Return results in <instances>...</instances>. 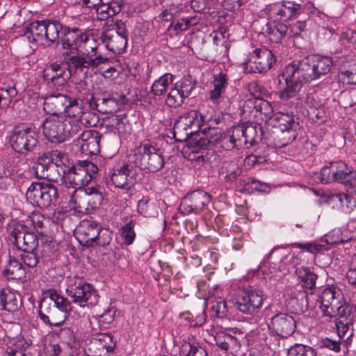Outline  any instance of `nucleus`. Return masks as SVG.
Wrapping results in <instances>:
<instances>
[{"label": "nucleus", "instance_id": "obj_54", "mask_svg": "<svg viewBox=\"0 0 356 356\" xmlns=\"http://www.w3.org/2000/svg\"><path fill=\"white\" fill-rule=\"evenodd\" d=\"M198 112L195 110H191L190 111L184 113L177 120L179 122L184 125L188 129H192L193 126L199 127L197 120Z\"/></svg>", "mask_w": 356, "mask_h": 356}, {"label": "nucleus", "instance_id": "obj_6", "mask_svg": "<svg viewBox=\"0 0 356 356\" xmlns=\"http://www.w3.org/2000/svg\"><path fill=\"white\" fill-rule=\"evenodd\" d=\"M26 197L33 206L47 208L56 201L58 190L52 184L34 182L28 188Z\"/></svg>", "mask_w": 356, "mask_h": 356}, {"label": "nucleus", "instance_id": "obj_43", "mask_svg": "<svg viewBox=\"0 0 356 356\" xmlns=\"http://www.w3.org/2000/svg\"><path fill=\"white\" fill-rule=\"evenodd\" d=\"M248 106H253L256 111L264 114L266 118H270L273 110L270 104L261 98L249 99L245 102Z\"/></svg>", "mask_w": 356, "mask_h": 356}, {"label": "nucleus", "instance_id": "obj_64", "mask_svg": "<svg viewBox=\"0 0 356 356\" xmlns=\"http://www.w3.org/2000/svg\"><path fill=\"white\" fill-rule=\"evenodd\" d=\"M346 277L350 284L356 286V254H353L350 256L349 268L346 273Z\"/></svg>", "mask_w": 356, "mask_h": 356}, {"label": "nucleus", "instance_id": "obj_41", "mask_svg": "<svg viewBox=\"0 0 356 356\" xmlns=\"http://www.w3.org/2000/svg\"><path fill=\"white\" fill-rule=\"evenodd\" d=\"M86 189L90 208L92 209L99 208L104 199V189L99 186L88 187Z\"/></svg>", "mask_w": 356, "mask_h": 356}, {"label": "nucleus", "instance_id": "obj_1", "mask_svg": "<svg viewBox=\"0 0 356 356\" xmlns=\"http://www.w3.org/2000/svg\"><path fill=\"white\" fill-rule=\"evenodd\" d=\"M332 63L330 57L313 55L304 58L298 63L286 66L281 75L286 87L280 92V99L284 102L298 99L302 83H309L326 75Z\"/></svg>", "mask_w": 356, "mask_h": 356}, {"label": "nucleus", "instance_id": "obj_35", "mask_svg": "<svg viewBox=\"0 0 356 356\" xmlns=\"http://www.w3.org/2000/svg\"><path fill=\"white\" fill-rule=\"evenodd\" d=\"M44 33L45 21H35L29 25L25 36L29 42H43Z\"/></svg>", "mask_w": 356, "mask_h": 356}, {"label": "nucleus", "instance_id": "obj_36", "mask_svg": "<svg viewBox=\"0 0 356 356\" xmlns=\"http://www.w3.org/2000/svg\"><path fill=\"white\" fill-rule=\"evenodd\" d=\"M296 275L300 280L305 289L312 290L316 286L318 276L307 267H299L296 270Z\"/></svg>", "mask_w": 356, "mask_h": 356}, {"label": "nucleus", "instance_id": "obj_16", "mask_svg": "<svg viewBox=\"0 0 356 356\" xmlns=\"http://www.w3.org/2000/svg\"><path fill=\"white\" fill-rule=\"evenodd\" d=\"M110 177L116 187L129 191L136 184V172L131 164L123 163L113 168Z\"/></svg>", "mask_w": 356, "mask_h": 356}, {"label": "nucleus", "instance_id": "obj_11", "mask_svg": "<svg viewBox=\"0 0 356 356\" xmlns=\"http://www.w3.org/2000/svg\"><path fill=\"white\" fill-rule=\"evenodd\" d=\"M122 1H108L104 3L99 1L98 3H93L92 1H76L73 6L76 8H80L77 15L88 13L90 10H94L99 20H106L108 18L119 13L122 10Z\"/></svg>", "mask_w": 356, "mask_h": 356}, {"label": "nucleus", "instance_id": "obj_7", "mask_svg": "<svg viewBox=\"0 0 356 356\" xmlns=\"http://www.w3.org/2000/svg\"><path fill=\"white\" fill-rule=\"evenodd\" d=\"M263 302V292L252 286L238 289L236 293V307L245 314L252 315L258 312Z\"/></svg>", "mask_w": 356, "mask_h": 356}, {"label": "nucleus", "instance_id": "obj_2", "mask_svg": "<svg viewBox=\"0 0 356 356\" xmlns=\"http://www.w3.org/2000/svg\"><path fill=\"white\" fill-rule=\"evenodd\" d=\"M79 127L72 124L70 118L62 115H50L42 122V131L52 143H63L78 133Z\"/></svg>", "mask_w": 356, "mask_h": 356}, {"label": "nucleus", "instance_id": "obj_33", "mask_svg": "<svg viewBox=\"0 0 356 356\" xmlns=\"http://www.w3.org/2000/svg\"><path fill=\"white\" fill-rule=\"evenodd\" d=\"M69 203L71 207L74 209H78L79 211L88 210L90 207L88 202L86 189H74L73 192L70 193Z\"/></svg>", "mask_w": 356, "mask_h": 356}, {"label": "nucleus", "instance_id": "obj_61", "mask_svg": "<svg viewBox=\"0 0 356 356\" xmlns=\"http://www.w3.org/2000/svg\"><path fill=\"white\" fill-rule=\"evenodd\" d=\"M48 169L49 170L47 174L53 176L54 179L50 178V177H45V179L50 181L58 182L60 180L62 182V178L63 175L66 173L67 167L61 168L54 165V163H50Z\"/></svg>", "mask_w": 356, "mask_h": 356}, {"label": "nucleus", "instance_id": "obj_62", "mask_svg": "<svg viewBox=\"0 0 356 356\" xmlns=\"http://www.w3.org/2000/svg\"><path fill=\"white\" fill-rule=\"evenodd\" d=\"M60 339L69 346H72L75 343V334L70 327L62 328L58 334Z\"/></svg>", "mask_w": 356, "mask_h": 356}, {"label": "nucleus", "instance_id": "obj_32", "mask_svg": "<svg viewBox=\"0 0 356 356\" xmlns=\"http://www.w3.org/2000/svg\"><path fill=\"white\" fill-rule=\"evenodd\" d=\"M0 305L4 310L15 312L20 307L22 302L13 292L2 289L0 292Z\"/></svg>", "mask_w": 356, "mask_h": 356}, {"label": "nucleus", "instance_id": "obj_14", "mask_svg": "<svg viewBox=\"0 0 356 356\" xmlns=\"http://www.w3.org/2000/svg\"><path fill=\"white\" fill-rule=\"evenodd\" d=\"M10 236L13 238V243L20 251L34 250L38 248L40 237L34 232L29 231V228L23 224H15Z\"/></svg>", "mask_w": 356, "mask_h": 356}, {"label": "nucleus", "instance_id": "obj_27", "mask_svg": "<svg viewBox=\"0 0 356 356\" xmlns=\"http://www.w3.org/2000/svg\"><path fill=\"white\" fill-rule=\"evenodd\" d=\"M335 318L337 338L341 339V341H346L347 336L351 334L352 337L353 334V332L349 330L352 321L350 309L344 310L343 309Z\"/></svg>", "mask_w": 356, "mask_h": 356}, {"label": "nucleus", "instance_id": "obj_51", "mask_svg": "<svg viewBox=\"0 0 356 356\" xmlns=\"http://www.w3.org/2000/svg\"><path fill=\"white\" fill-rule=\"evenodd\" d=\"M19 256L24 264L29 268L35 267L41 260L39 257V253L37 252V249L34 250L21 251Z\"/></svg>", "mask_w": 356, "mask_h": 356}, {"label": "nucleus", "instance_id": "obj_24", "mask_svg": "<svg viewBox=\"0 0 356 356\" xmlns=\"http://www.w3.org/2000/svg\"><path fill=\"white\" fill-rule=\"evenodd\" d=\"M99 38L108 50L115 54L122 53L127 47V38L109 30H103Z\"/></svg>", "mask_w": 356, "mask_h": 356}, {"label": "nucleus", "instance_id": "obj_52", "mask_svg": "<svg viewBox=\"0 0 356 356\" xmlns=\"http://www.w3.org/2000/svg\"><path fill=\"white\" fill-rule=\"evenodd\" d=\"M82 38L80 48L84 51L85 54L91 55L92 54L97 53V55H99L97 51L99 44L93 36L84 33Z\"/></svg>", "mask_w": 356, "mask_h": 356}, {"label": "nucleus", "instance_id": "obj_23", "mask_svg": "<svg viewBox=\"0 0 356 356\" xmlns=\"http://www.w3.org/2000/svg\"><path fill=\"white\" fill-rule=\"evenodd\" d=\"M70 76L71 72L67 67L57 63L49 65L42 72L44 79L54 85L64 84Z\"/></svg>", "mask_w": 356, "mask_h": 356}, {"label": "nucleus", "instance_id": "obj_22", "mask_svg": "<svg viewBox=\"0 0 356 356\" xmlns=\"http://www.w3.org/2000/svg\"><path fill=\"white\" fill-rule=\"evenodd\" d=\"M61 34H64V35L60 36L63 56H68V54L72 53V51L80 48L82 38L84 35L81 30L77 28L72 30L66 28L61 32Z\"/></svg>", "mask_w": 356, "mask_h": 356}, {"label": "nucleus", "instance_id": "obj_18", "mask_svg": "<svg viewBox=\"0 0 356 356\" xmlns=\"http://www.w3.org/2000/svg\"><path fill=\"white\" fill-rule=\"evenodd\" d=\"M38 315L46 325L55 327L62 325L67 318L65 313L58 307L51 306L46 298L40 300Z\"/></svg>", "mask_w": 356, "mask_h": 356}, {"label": "nucleus", "instance_id": "obj_19", "mask_svg": "<svg viewBox=\"0 0 356 356\" xmlns=\"http://www.w3.org/2000/svg\"><path fill=\"white\" fill-rule=\"evenodd\" d=\"M99 230V226L95 222L83 220L75 228L74 236L82 246L94 247Z\"/></svg>", "mask_w": 356, "mask_h": 356}, {"label": "nucleus", "instance_id": "obj_55", "mask_svg": "<svg viewBox=\"0 0 356 356\" xmlns=\"http://www.w3.org/2000/svg\"><path fill=\"white\" fill-rule=\"evenodd\" d=\"M185 99L178 90V86H175L168 92L165 103L170 107L177 108L183 104Z\"/></svg>", "mask_w": 356, "mask_h": 356}, {"label": "nucleus", "instance_id": "obj_17", "mask_svg": "<svg viewBox=\"0 0 356 356\" xmlns=\"http://www.w3.org/2000/svg\"><path fill=\"white\" fill-rule=\"evenodd\" d=\"M108 58L102 55H97V53L91 55H71L65 56L64 61L67 65V69L74 68L75 70H83L97 67L102 63H104Z\"/></svg>", "mask_w": 356, "mask_h": 356}, {"label": "nucleus", "instance_id": "obj_53", "mask_svg": "<svg viewBox=\"0 0 356 356\" xmlns=\"http://www.w3.org/2000/svg\"><path fill=\"white\" fill-rule=\"evenodd\" d=\"M241 339H243L241 332H229V341L227 346V352L236 355L241 349Z\"/></svg>", "mask_w": 356, "mask_h": 356}, {"label": "nucleus", "instance_id": "obj_50", "mask_svg": "<svg viewBox=\"0 0 356 356\" xmlns=\"http://www.w3.org/2000/svg\"><path fill=\"white\" fill-rule=\"evenodd\" d=\"M195 132L176 120L173 127V136L177 141H186Z\"/></svg>", "mask_w": 356, "mask_h": 356}, {"label": "nucleus", "instance_id": "obj_3", "mask_svg": "<svg viewBox=\"0 0 356 356\" xmlns=\"http://www.w3.org/2000/svg\"><path fill=\"white\" fill-rule=\"evenodd\" d=\"M98 168L93 163L83 161L71 168L67 167L62 184L73 190L83 188L97 175Z\"/></svg>", "mask_w": 356, "mask_h": 356}, {"label": "nucleus", "instance_id": "obj_39", "mask_svg": "<svg viewBox=\"0 0 356 356\" xmlns=\"http://www.w3.org/2000/svg\"><path fill=\"white\" fill-rule=\"evenodd\" d=\"M44 295L46 298L48 296L50 300L54 302V307H58L60 311L65 313L67 316H68L69 312L72 309V306L70 302L66 298L60 296L52 289L46 291Z\"/></svg>", "mask_w": 356, "mask_h": 356}, {"label": "nucleus", "instance_id": "obj_60", "mask_svg": "<svg viewBox=\"0 0 356 356\" xmlns=\"http://www.w3.org/2000/svg\"><path fill=\"white\" fill-rule=\"evenodd\" d=\"M211 304V310L216 317L222 318L227 312L226 301L222 298L215 299Z\"/></svg>", "mask_w": 356, "mask_h": 356}, {"label": "nucleus", "instance_id": "obj_12", "mask_svg": "<svg viewBox=\"0 0 356 356\" xmlns=\"http://www.w3.org/2000/svg\"><path fill=\"white\" fill-rule=\"evenodd\" d=\"M211 202V195L202 190L188 193L181 199L179 211L184 215H197L204 211Z\"/></svg>", "mask_w": 356, "mask_h": 356}, {"label": "nucleus", "instance_id": "obj_13", "mask_svg": "<svg viewBox=\"0 0 356 356\" xmlns=\"http://www.w3.org/2000/svg\"><path fill=\"white\" fill-rule=\"evenodd\" d=\"M76 100H70L68 95L63 94L51 95L44 99V110L51 115H60L65 113L67 117L74 115L73 105Z\"/></svg>", "mask_w": 356, "mask_h": 356}, {"label": "nucleus", "instance_id": "obj_37", "mask_svg": "<svg viewBox=\"0 0 356 356\" xmlns=\"http://www.w3.org/2000/svg\"><path fill=\"white\" fill-rule=\"evenodd\" d=\"M227 81V74L222 72L214 75L213 81L214 88L210 91V99L213 102H217L222 94L225 92Z\"/></svg>", "mask_w": 356, "mask_h": 356}, {"label": "nucleus", "instance_id": "obj_10", "mask_svg": "<svg viewBox=\"0 0 356 356\" xmlns=\"http://www.w3.org/2000/svg\"><path fill=\"white\" fill-rule=\"evenodd\" d=\"M127 102L128 99L124 95L105 92L98 97L91 96L89 99V107L99 113L108 114L120 110Z\"/></svg>", "mask_w": 356, "mask_h": 356}, {"label": "nucleus", "instance_id": "obj_58", "mask_svg": "<svg viewBox=\"0 0 356 356\" xmlns=\"http://www.w3.org/2000/svg\"><path fill=\"white\" fill-rule=\"evenodd\" d=\"M288 356H316V353L310 346L296 344L288 350Z\"/></svg>", "mask_w": 356, "mask_h": 356}, {"label": "nucleus", "instance_id": "obj_34", "mask_svg": "<svg viewBox=\"0 0 356 356\" xmlns=\"http://www.w3.org/2000/svg\"><path fill=\"white\" fill-rule=\"evenodd\" d=\"M288 306L295 313H302L308 309L307 293L299 291L291 294L288 300Z\"/></svg>", "mask_w": 356, "mask_h": 356}, {"label": "nucleus", "instance_id": "obj_57", "mask_svg": "<svg viewBox=\"0 0 356 356\" xmlns=\"http://www.w3.org/2000/svg\"><path fill=\"white\" fill-rule=\"evenodd\" d=\"M31 221L40 236L48 235L44 229L46 225L48 224L49 221L43 215L40 213H33L31 216Z\"/></svg>", "mask_w": 356, "mask_h": 356}, {"label": "nucleus", "instance_id": "obj_63", "mask_svg": "<svg viewBox=\"0 0 356 356\" xmlns=\"http://www.w3.org/2000/svg\"><path fill=\"white\" fill-rule=\"evenodd\" d=\"M243 142L245 143V145L250 144L252 146L255 143L256 137L257 136L256 127L253 125H243Z\"/></svg>", "mask_w": 356, "mask_h": 356}, {"label": "nucleus", "instance_id": "obj_49", "mask_svg": "<svg viewBox=\"0 0 356 356\" xmlns=\"http://www.w3.org/2000/svg\"><path fill=\"white\" fill-rule=\"evenodd\" d=\"M50 163L44 156V154L39 156L37 161V163L33 167L35 170V174L36 177L39 179H45V177H50V178L54 179V177L50 175L48 173V167Z\"/></svg>", "mask_w": 356, "mask_h": 356}, {"label": "nucleus", "instance_id": "obj_25", "mask_svg": "<svg viewBox=\"0 0 356 356\" xmlns=\"http://www.w3.org/2000/svg\"><path fill=\"white\" fill-rule=\"evenodd\" d=\"M280 127L282 135L286 133L289 134L288 136H283L284 141L281 145L284 146L295 140L296 137V130L298 124L295 121L293 115L284 113L280 114Z\"/></svg>", "mask_w": 356, "mask_h": 356}, {"label": "nucleus", "instance_id": "obj_15", "mask_svg": "<svg viewBox=\"0 0 356 356\" xmlns=\"http://www.w3.org/2000/svg\"><path fill=\"white\" fill-rule=\"evenodd\" d=\"M276 58L272 51L266 48L253 51L245 70L248 73H262L270 70L275 63Z\"/></svg>", "mask_w": 356, "mask_h": 356}, {"label": "nucleus", "instance_id": "obj_46", "mask_svg": "<svg viewBox=\"0 0 356 356\" xmlns=\"http://www.w3.org/2000/svg\"><path fill=\"white\" fill-rule=\"evenodd\" d=\"M264 184L252 178L240 179L238 182V191L242 193L251 194L255 191H262Z\"/></svg>", "mask_w": 356, "mask_h": 356}, {"label": "nucleus", "instance_id": "obj_48", "mask_svg": "<svg viewBox=\"0 0 356 356\" xmlns=\"http://www.w3.org/2000/svg\"><path fill=\"white\" fill-rule=\"evenodd\" d=\"M50 163H54L61 168L66 166L67 156L64 152L55 149L43 154Z\"/></svg>", "mask_w": 356, "mask_h": 356}, {"label": "nucleus", "instance_id": "obj_40", "mask_svg": "<svg viewBox=\"0 0 356 356\" xmlns=\"http://www.w3.org/2000/svg\"><path fill=\"white\" fill-rule=\"evenodd\" d=\"M25 274V268L16 259H10L3 270V275L11 280H20Z\"/></svg>", "mask_w": 356, "mask_h": 356}, {"label": "nucleus", "instance_id": "obj_47", "mask_svg": "<svg viewBox=\"0 0 356 356\" xmlns=\"http://www.w3.org/2000/svg\"><path fill=\"white\" fill-rule=\"evenodd\" d=\"M300 10V6L294 1H283L282 8L277 11V15L285 19H289L295 16Z\"/></svg>", "mask_w": 356, "mask_h": 356}, {"label": "nucleus", "instance_id": "obj_9", "mask_svg": "<svg viewBox=\"0 0 356 356\" xmlns=\"http://www.w3.org/2000/svg\"><path fill=\"white\" fill-rule=\"evenodd\" d=\"M66 292L72 301L81 307H93L99 301V296L92 285L80 280L70 284Z\"/></svg>", "mask_w": 356, "mask_h": 356}, {"label": "nucleus", "instance_id": "obj_38", "mask_svg": "<svg viewBox=\"0 0 356 356\" xmlns=\"http://www.w3.org/2000/svg\"><path fill=\"white\" fill-rule=\"evenodd\" d=\"M352 341L351 334L347 336L346 341H341V339H333L331 337H325L322 339L319 345L321 348H325L328 350H332L335 353H339L341 350V347L343 346L345 348H348V346L350 345Z\"/></svg>", "mask_w": 356, "mask_h": 356}, {"label": "nucleus", "instance_id": "obj_30", "mask_svg": "<svg viewBox=\"0 0 356 356\" xmlns=\"http://www.w3.org/2000/svg\"><path fill=\"white\" fill-rule=\"evenodd\" d=\"M334 181L343 184L344 186L349 180L356 177V170L342 161L335 162Z\"/></svg>", "mask_w": 356, "mask_h": 356}, {"label": "nucleus", "instance_id": "obj_44", "mask_svg": "<svg viewBox=\"0 0 356 356\" xmlns=\"http://www.w3.org/2000/svg\"><path fill=\"white\" fill-rule=\"evenodd\" d=\"M172 82L173 76L171 74L166 73L153 83L152 92L154 96H161L166 92L168 87L172 85Z\"/></svg>", "mask_w": 356, "mask_h": 356}, {"label": "nucleus", "instance_id": "obj_5", "mask_svg": "<svg viewBox=\"0 0 356 356\" xmlns=\"http://www.w3.org/2000/svg\"><path fill=\"white\" fill-rule=\"evenodd\" d=\"M12 148L22 154H26L38 149L39 133L31 126L15 127L10 138Z\"/></svg>", "mask_w": 356, "mask_h": 356}, {"label": "nucleus", "instance_id": "obj_28", "mask_svg": "<svg viewBox=\"0 0 356 356\" xmlns=\"http://www.w3.org/2000/svg\"><path fill=\"white\" fill-rule=\"evenodd\" d=\"M76 110H74V112ZM72 121V124L79 127L78 132L81 131L82 127H93L98 122V115L90 111L84 110L80 113L76 115L74 113V115L69 116Z\"/></svg>", "mask_w": 356, "mask_h": 356}, {"label": "nucleus", "instance_id": "obj_45", "mask_svg": "<svg viewBox=\"0 0 356 356\" xmlns=\"http://www.w3.org/2000/svg\"><path fill=\"white\" fill-rule=\"evenodd\" d=\"M62 30L63 26L58 22L45 21L44 40L54 42L60 39V33Z\"/></svg>", "mask_w": 356, "mask_h": 356}, {"label": "nucleus", "instance_id": "obj_8", "mask_svg": "<svg viewBox=\"0 0 356 356\" xmlns=\"http://www.w3.org/2000/svg\"><path fill=\"white\" fill-rule=\"evenodd\" d=\"M318 300L320 307L325 316L333 318L337 316L341 310L349 309L342 302V293L335 286H330L322 290Z\"/></svg>", "mask_w": 356, "mask_h": 356}, {"label": "nucleus", "instance_id": "obj_56", "mask_svg": "<svg viewBox=\"0 0 356 356\" xmlns=\"http://www.w3.org/2000/svg\"><path fill=\"white\" fill-rule=\"evenodd\" d=\"M134 228V223L131 220L122 226L120 230L124 243L127 245H131L136 238V233Z\"/></svg>", "mask_w": 356, "mask_h": 356}, {"label": "nucleus", "instance_id": "obj_29", "mask_svg": "<svg viewBox=\"0 0 356 356\" xmlns=\"http://www.w3.org/2000/svg\"><path fill=\"white\" fill-rule=\"evenodd\" d=\"M222 133L218 128L208 127L203 129L202 136L197 140V146L205 148L207 146L215 145L219 143Z\"/></svg>", "mask_w": 356, "mask_h": 356}, {"label": "nucleus", "instance_id": "obj_59", "mask_svg": "<svg viewBox=\"0 0 356 356\" xmlns=\"http://www.w3.org/2000/svg\"><path fill=\"white\" fill-rule=\"evenodd\" d=\"M182 353H186V356H208L206 350L200 346L186 343L182 346Z\"/></svg>", "mask_w": 356, "mask_h": 356}, {"label": "nucleus", "instance_id": "obj_21", "mask_svg": "<svg viewBox=\"0 0 356 356\" xmlns=\"http://www.w3.org/2000/svg\"><path fill=\"white\" fill-rule=\"evenodd\" d=\"M102 135L95 130L83 131L77 139L81 151L86 155H96L100 152Z\"/></svg>", "mask_w": 356, "mask_h": 356}, {"label": "nucleus", "instance_id": "obj_42", "mask_svg": "<svg viewBox=\"0 0 356 356\" xmlns=\"http://www.w3.org/2000/svg\"><path fill=\"white\" fill-rule=\"evenodd\" d=\"M287 26L281 22L273 23L267 25L266 33L269 35V38L272 42H279L284 38L287 33Z\"/></svg>", "mask_w": 356, "mask_h": 356}, {"label": "nucleus", "instance_id": "obj_4", "mask_svg": "<svg viewBox=\"0 0 356 356\" xmlns=\"http://www.w3.org/2000/svg\"><path fill=\"white\" fill-rule=\"evenodd\" d=\"M134 163L140 170L147 172H156L164 166L161 150L149 143H144L134 151Z\"/></svg>", "mask_w": 356, "mask_h": 356}, {"label": "nucleus", "instance_id": "obj_31", "mask_svg": "<svg viewBox=\"0 0 356 356\" xmlns=\"http://www.w3.org/2000/svg\"><path fill=\"white\" fill-rule=\"evenodd\" d=\"M40 244H38L37 252L42 261H46L48 258L52 257L56 252L57 248L53 238L50 235H44L40 236Z\"/></svg>", "mask_w": 356, "mask_h": 356}, {"label": "nucleus", "instance_id": "obj_26", "mask_svg": "<svg viewBox=\"0 0 356 356\" xmlns=\"http://www.w3.org/2000/svg\"><path fill=\"white\" fill-rule=\"evenodd\" d=\"M91 96H93V94L90 92L88 83L83 81L77 83L68 95L70 100H76V104L73 102V105L76 110L80 108L83 101L89 104Z\"/></svg>", "mask_w": 356, "mask_h": 356}, {"label": "nucleus", "instance_id": "obj_20", "mask_svg": "<svg viewBox=\"0 0 356 356\" xmlns=\"http://www.w3.org/2000/svg\"><path fill=\"white\" fill-rule=\"evenodd\" d=\"M296 327L295 319L286 314H278L271 318L268 328L272 332L282 338L291 335Z\"/></svg>", "mask_w": 356, "mask_h": 356}]
</instances>
